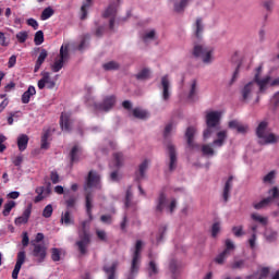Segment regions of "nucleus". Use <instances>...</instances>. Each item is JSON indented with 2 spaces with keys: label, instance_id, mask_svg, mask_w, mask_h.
Wrapping results in <instances>:
<instances>
[{
  "label": "nucleus",
  "instance_id": "obj_1",
  "mask_svg": "<svg viewBox=\"0 0 279 279\" xmlns=\"http://www.w3.org/2000/svg\"><path fill=\"white\" fill-rule=\"evenodd\" d=\"M263 64H259L255 69V74L252 81L245 83L240 88V95L242 101H250L255 95H263L267 93V85L269 84V77H263Z\"/></svg>",
  "mask_w": 279,
  "mask_h": 279
},
{
  "label": "nucleus",
  "instance_id": "obj_2",
  "mask_svg": "<svg viewBox=\"0 0 279 279\" xmlns=\"http://www.w3.org/2000/svg\"><path fill=\"white\" fill-rule=\"evenodd\" d=\"M101 177L99 173L95 171H89L86 183L84 185L85 194V210L87 213V217H89V221H93V199L94 195L88 192L89 189H101Z\"/></svg>",
  "mask_w": 279,
  "mask_h": 279
},
{
  "label": "nucleus",
  "instance_id": "obj_3",
  "mask_svg": "<svg viewBox=\"0 0 279 279\" xmlns=\"http://www.w3.org/2000/svg\"><path fill=\"white\" fill-rule=\"evenodd\" d=\"M256 136L258 138V145H274L279 141V135L267 132V122L265 121L258 124Z\"/></svg>",
  "mask_w": 279,
  "mask_h": 279
},
{
  "label": "nucleus",
  "instance_id": "obj_4",
  "mask_svg": "<svg viewBox=\"0 0 279 279\" xmlns=\"http://www.w3.org/2000/svg\"><path fill=\"white\" fill-rule=\"evenodd\" d=\"M221 121V112L209 111L206 114V125L207 129L203 133L204 141H207L209 136H213L215 130H219V122Z\"/></svg>",
  "mask_w": 279,
  "mask_h": 279
},
{
  "label": "nucleus",
  "instance_id": "obj_5",
  "mask_svg": "<svg viewBox=\"0 0 279 279\" xmlns=\"http://www.w3.org/2000/svg\"><path fill=\"white\" fill-rule=\"evenodd\" d=\"M88 222L83 221L81 223V228H78V241H76L75 245L78 248L80 254L83 256L88 253V245H90V233L86 230V226Z\"/></svg>",
  "mask_w": 279,
  "mask_h": 279
},
{
  "label": "nucleus",
  "instance_id": "obj_6",
  "mask_svg": "<svg viewBox=\"0 0 279 279\" xmlns=\"http://www.w3.org/2000/svg\"><path fill=\"white\" fill-rule=\"evenodd\" d=\"M143 250V241L137 240L135 244V250L133 253V258L131 262V268L128 275V279H134L141 269V251Z\"/></svg>",
  "mask_w": 279,
  "mask_h": 279
},
{
  "label": "nucleus",
  "instance_id": "obj_7",
  "mask_svg": "<svg viewBox=\"0 0 279 279\" xmlns=\"http://www.w3.org/2000/svg\"><path fill=\"white\" fill-rule=\"evenodd\" d=\"M213 53H215L213 47H208L204 44L194 45L193 57L201 58L204 64H210V62H213Z\"/></svg>",
  "mask_w": 279,
  "mask_h": 279
},
{
  "label": "nucleus",
  "instance_id": "obj_8",
  "mask_svg": "<svg viewBox=\"0 0 279 279\" xmlns=\"http://www.w3.org/2000/svg\"><path fill=\"white\" fill-rule=\"evenodd\" d=\"M268 197L262 199L258 203H254L253 207L255 210H263V208H267V206H270L274 203V199H279V189L277 186L270 189L268 191Z\"/></svg>",
  "mask_w": 279,
  "mask_h": 279
},
{
  "label": "nucleus",
  "instance_id": "obj_9",
  "mask_svg": "<svg viewBox=\"0 0 279 279\" xmlns=\"http://www.w3.org/2000/svg\"><path fill=\"white\" fill-rule=\"evenodd\" d=\"M66 60H69V45L61 46L60 58L57 59L51 65L53 73H59L60 70L64 66V62H66Z\"/></svg>",
  "mask_w": 279,
  "mask_h": 279
},
{
  "label": "nucleus",
  "instance_id": "obj_10",
  "mask_svg": "<svg viewBox=\"0 0 279 279\" xmlns=\"http://www.w3.org/2000/svg\"><path fill=\"white\" fill-rule=\"evenodd\" d=\"M175 206H178V201H175V198H172L170 204L167 205V196H165V194H161L159 195V198L157 201L156 210H158V213H162V210L167 208L169 213H173L175 210Z\"/></svg>",
  "mask_w": 279,
  "mask_h": 279
},
{
  "label": "nucleus",
  "instance_id": "obj_11",
  "mask_svg": "<svg viewBox=\"0 0 279 279\" xmlns=\"http://www.w3.org/2000/svg\"><path fill=\"white\" fill-rule=\"evenodd\" d=\"M117 104V96H107L102 99V102L96 104L95 108L96 110H100L101 112H110L114 108V105Z\"/></svg>",
  "mask_w": 279,
  "mask_h": 279
},
{
  "label": "nucleus",
  "instance_id": "obj_12",
  "mask_svg": "<svg viewBox=\"0 0 279 279\" xmlns=\"http://www.w3.org/2000/svg\"><path fill=\"white\" fill-rule=\"evenodd\" d=\"M226 248L223 250V252H221L220 254L217 255V257L215 258V263H217V265H223V263H226V258H228V255L230 254V252H234V242H232V240H226L225 242Z\"/></svg>",
  "mask_w": 279,
  "mask_h": 279
},
{
  "label": "nucleus",
  "instance_id": "obj_13",
  "mask_svg": "<svg viewBox=\"0 0 279 279\" xmlns=\"http://www.w3.org/2000/svg\"><path fill=\"white\" fill-rule=\"evenodd\" d=\"M161 99L162 101H169L171 99V81H169V75L161 77Z\"/></svg>",
  "mask_w": 279,
  "mask_h": 279
},
{
  "label": "nucleus",
  "instance_id": "obj_14",
  "mask_svg": "<svg viewBox=\"0 0 279 279\" xmlns=\"http://www.w3.org/2000/svg\"><path fill=\"white\" fill-rule=\"evenodd\" d=\"M31 243L34 246L33 256L36 258L37 263H44L45 258H47V246H45V244Z\"/></svg>",
  "mask_w": 279,
  "mask_h": 279
},
{
  "label": "nucleus",
  "instance_id": "obj_15",
  "mask_svg": "<svg viewBox=\"0 0 279 279\" xmlns=\"http://www.w3.org/2000/svg\"><path fill=\"white\" fill-rule=\"evenodd\" d=\"M43 77L38 81L37 86L39 90H43V88H49L50 90L56 88V82L51 78L49 72L41 73Z\"/></svg>",
  "mask_w": 279,
  "mask_h": 279
},
{
  "label": "nucleus",
  "instance_id": "obj_16",
  "mask_svg": "<svg viewBox=\"0 0 279 279\" xmlns=\"http://www.w3.org/2000/svg\"><path fill=\"white\" fill-rule=\"evenodd\" d=\"M35 193H37V196L35 197L34 202L35 204H38L51 195V186H38L36 187Z\"/></svg>",
  "mask_w": 279,
  "mask_h": 279
},
{
  "label": "nucleus",
  "instance_id": "obj_17",
  "mask_svg": "<svg viewBox=\"0 0 279 279\" xmlns=\"http://www.w3.org/2000/svg\"><path fill=\"white\" fill-rule=\"evenodd\" d=\"M168 153H169V171H175L178 167V155L175 154V146L172 144L168 145Z\"/></svg>",
  "mask_w": 279,
  "mask_h": 279
},
{
  "label": "nucleus",
  "instance_id": "obj_18",
  "mask_svg": "<svg viewBox=\"0 0 279 279\" xmlns=\"http://www.w3.org/2000/svg\"><path fill=\"white\" fill-rule=\"evenodd\" d=\"M23 263H25V251H21L17 253V260L12 271L13 279H19V274L21 271V267H23Z\"/></svg>",
  "mask_w": 279,
  "mask_h": 279
},
{
  "label": "nucleus",
  "instance_id": "obj_19",
  "mask_svg": "<svg viewBox=\"0 0 279 279\" xmlns=\"http://www.w3.org/2000/svg\"><path fill=\"white\" fill-rule=\"evenodd\" d=\"M119 260H113L110 266H104L102 270L105 271L108 279L117 278V268L119 267Z\"/></svg>",
  "mask_w": 279,
  "mask_h": 279
},
{
  "label": "nucleus",
  "instance_id": "obj_20",
  "mask_svg": "<svg viewBox=\"0 0 279 279\" xmlns=\"http://www.w3.org/2000/svg\"><path fill=\"white\" fill-rule=\"evenodd\" d=\"M71 113L62 112L60 118V126L62 132H71Z\"/></svg>",
  "mask_w": 279,
  "mask_h": 279
},
{
  "label": "nucleus",
  "instance_id": "obj_21",
  "mask_svg": "<svg viewBox=\"0 0 279 279\" xmlns=\"http://www.w3.org/2000/svg\"><path fill=\"white\" fill-rule=\"evenodd\" d=\"M217 138L213 142V147H223L226 141H228V131H218L216 134Z\"/></svg>",
  "mask_w": 279,
  "mask_h": 279
},
{
  "label": "nucleus",
  "instance_id": "obj_22",
  "mask_svg": "<svg viewBox=\"0 0 279 279\" xmlns=\"http://www.w3.org/2000/svg\"><path fill=\"white\" fill-rule=\"evenodd\" d=\"M229 128L231 130H236L239 134H246V132L250 130V126H247V124H243L236 120L230 121Z\"/></svg>",
  "mask_w": 279,
  "mask_h": 279
},
{
  "label": "nucleus",
  "instance_id": "obj_23",
  "mask_svg": "<svg viewBox=\"0 0 279 279\" xmlns=\"http://www.w3.org/2000/svg\"><path fill=\"white\" fill-rule=\"evenodd\" d=\"M195 128L190 126L187 128L186 132H185V137L187 138V145L191 149H195L197 147H199L198 145L195 144V142L193 141L194 136H195Z\"/></svg>",
  "mask_w": 279,
  "mask_h": 279
},
{
  "label": "nucleus",
  "instance_id": "obj_24",
  "mask_svg": "<svg viewBox=\"0 0 279 279\" xmlns=\"http://www.w3.org/2000/svg\"><path fill=\"white\" fill-rule=\"evenodd\" d=\"M149 167V160L145 159L138 168V171L135 173V180L138 182L145 178V172L147 171V168Z\"/></svg>",
  "mask_w": 279,
  "mask_h": 279
},
{
  "label": "nucleus",
  "instance_id": "obj_25",
  "mask_svg": "<svg viewBox=\"0 0 279 279\" xmlns=\"http://www.w3.org/2000/svg\"><path fill=\"white\" fill-rule=\"evenodd\" d=\"M32 216V207H27L23 215L15 219V226H22V223H27L29 217Z\"/></svg>",
  "mask_w": 279,
  "mask_h": 279
},
{
  "label": "nucleus",
  "instance_id": "obj_26",
  "mask_svg": "<svg viewBox=\"0 0 279 279\" xmlns=\"http://www.w3.org/2000/svg\"><path fill=\"white\" fill-rule=\"evenodd\" d=\"M82 156V148L77 145L73 146L70 151V160L73 165L74 162H80V157Z\"/></svg>",
  "mask_w": 279,
  "mask_h": 279
},
{
  "label": "nucleus",
  "instance_id": "obj_27",
  "mask_svg": "<svg viewBox=\"0 0 279 279\" xmlns=\"http://www.w3.org/2000/svg\"><path fill=\"white\" fill-rule=\"evenodd\" d=\"M232 180L234 179L232 177H229V179L225 183L222 191L223 202H228V199H230V191H232Z\"/></svg>",
  "mask_w": 279,
  "mask_h": 279
},
{
  "label": "nucleus",
  "instance_id": "obj_28",
  "mask_svg": "<svg viewBox=\"0 0 279 279\" xmlns=\"http://www.w3.org/2000/svg\"><path fill=\"white\" fill-rule=\"evenodd\" d=\"M29 143V136L26 134H21L17 137V147L20 151H25L27 149V145Z\"/></svg>",
  "mask_w": 279,
  "mask_h": 279
},
{
  "label": "nucleus",
  "instance_id": "obj_29",
  "mask_svg": "<svg viewBox=\"0 0 279 279\" xmlns=\"http://www.w3.org/2000/svg\"><path fill=\"white\" fill-rule=\"evenodd\" d=\"M47 56L48 52L46 49H43L37 58L36 64H35V69L34 72L38 73V71H40V66H43V63L45 62V60H47Z\"/></svg>",
  "mask_w": 279,
  "mask_h": 279
},
{
  "label": "nucleus",
  "instance_id": "obj_30",
  "mask_svg": "<svg viewBox=\"0 0 279 279\" xmlns=\"http://www.w3.org/2000/svg\"><path fill=\"white\" fill-rule=\"evenodd\" d=\"M194 27V34L196 38H202V34H204V22L202 21V17H197Z\"/></svg>",
  "mask_w": 279,
  "mask_h": 279
},
{
  "label": "nucleus",
  "instance_id": "obj_31",
  "mask_svg": "<svg viewBox=\"0 0 279 279\" xmlns=\"http://www.w3.org/2000/svg\"><path fill=\"white\" fill-rule=\"evenodd\" d=\"M123 154H113V161L110 163L111 169H119L120 167H123Z\"/></svg>",
  "mask_w": 279,
  "mask_h": 279
},
{
  "label": "nucleus",
  "instance_id": "obj_32",
  "mask_svg": "<svg viewBox=\"0 0 279 279\" xmlns=\"http://www.w3.org/2000/svg\"><path fill=\"white\" fill-rule=\"evenodd\" d=\"M36 95V87L28 86V89L22 95V104H28L32 97Z\"/></svg>",
  "mask_w": 279,
  "mask_h": 279
},
{
  "label": "nucleus",
  "instance_id": "obj_33",
  "mask_svg": "<svg viewBox=\"0 0 279 279\" xmlns=\"http://www.w3.org/2000/svg\"><path fill=\"white\" fill-rule=\"evenodd\" d=\"M146 271H147L149 278H156L159 270H158V265L156 264V262H154V259H151L149 262Z\"/></svg>",
  "mask_w": 279,
  "mask_h": 279
},
{
  "label": "nucleus",
  "instance_id": "obj_34",
  "mask_svg": "<svg viewBox=\"0 0 279 279\" xmlns=\"http://www.w3.org/2000/svg\"><path fill=\"white\" fill-rule=\"evenodd\" d=\"M195 97H197V81L193 80L190 85V92L187 95V99H190V101H195Z\"/></svg>",
  "mask_w": 279,
  "mask_h": 279
},
{
  "label": "nucleus",
  "instance_id": "obj_35",
  "mask_svg": "<svg viewBox=\"0 0 279 279\" xmlns=\"http://www.w3.org/2000/svg\"><path fill=\"white\" fill-rule=\"evenodd\" d=\"M119 5V0H117L116 3L109 4L107 10L104 13L105 19H108L110 16H116L117 15V7Z\"/></svg>",
  "mask_w": 279,
  "mask_h": 279
},
{
  "label": "nucleus",
  "instance_id": "obj_36",
  "mask_svg": "<svg viewBox=\"0 0 279 279\" xmlns=\"http://www.w3.org/2000/svg\"><path fill=\"white\" fill-rule=\"evenodd\" d=\"M266 241H268V243H274V241H277L278 239V231L274 230V229H267L265 231L264 234Z\"/></svg>",
  "mask_w": 279,
  "mask_h": 279
},
{
  "label": "nucleus",
  "instance_id": "obj_37",
  "mask_svg": "<svg viewBox=\"0 0 279 279\" xmlns=\"http://www.w3.org/2000/svg\"><path fill=\"white\" fill-rule=\"evenodd\" d=\"M51 136V129L44 130V134L41 136V149H47L49 147V137Z\"/></svg>",
  "mask_w": 279,
  "mask_h": 279
},
{
  "label": "nucleus",
  "instance_id": "obj_38",
  "mask_svg": "<svg viewBox=\"0 0 279 279\" xmlns=\"http://www.w3.org/2000/svg\"><path fill=\"white\" fill-rule=\"evenodd\" d=\"M92 5H93V0H86L84 2V4L82 5V8H81V12H82L81 19H82V21H84V19H86V16H88V10H90Z\"/></svg>",
  "mask_w": 279,
  "mask_h": 279
},
{
  "label": "nucleus",
  "instance_id": "obj_39",
  "mask_svg": "<svg viewBox=\"0 0 279 279\" xmlns=\"http://www.w3.org/2000/svg\"><path fill=\"white\" fill-rule=\"evenodd\" d=\"M203 156L213 157L215 155V148L210 144H204L201 148Z\"/></svg>",
  "mask_w": 279,
  "mask_h": 279
},
{
  "label": "nucleus",
  "instance_id": "obj_40",
  "mask_svg": "<svg viewBox=\"0 0 279 279\" xmlns=\"http://www.w3.org/2000/svg\"><path fill=\"white\" fill-rule=\"evenodd\" d=\"M251 218L253 219V221H257V223H262V226H267V223H269V218L263 217L258 214H252Z\"/></svg>",
  "mask_w": 279,
  "mask_h": 279
},
{
  "label": "nucleus",
  "instance_id": "obj_41",
  "mask_svg": "<svg viewBox=\"0 0 279 279\" xmlns=\"http://www.w3.org/2000/svg\"><path fill=\"white\" fill-rule=\"evenodd\" d=\"M61 223H64V226H71L74 223L73 218L71 217V211H65L62 214Z\"/></svg>",
  "mask_w": 279,
  "mask_h": 279
},
{
  "label": "nucleus",
  "instance_id": "obj_42",
  "mask_svg": "<svg viewBox=\"0 0 279 279\" xmlns=\"http://www.w3.org/2000/svg\"><path fill=\"white\" fill-rule=\"evenodd\" d=\"M191 3V0H181L174 3V12H184V8Z\"/></svg>",
  "mask_w": 279,
  "mask_h": 279
},
{
  "label": "nucleus",
  "instance_id": "obj_43",
  "mask_svg": "<svg viewBox=\"0 0 279 279\" xmlns=\"http://www.w3.org/2000/svg\"><path fill=\"white\" fill-rule=\"evenodd\" d=\"M52 14H54L53 9L51 7H48L44 9V11L41 12L40 19L41 21H47L51 19Z\"/></svg>",
  "mask_w": 279,
  "mask_h": 279
},
{
  "label": "nucleus",
  "instance_id": "obj_44",
  "mask_svg": "<svg viewBox=\"0 0 279 279\" xmlns=\"http://www.w3.org/2000/svg\"><path fill=\"white\" fill-rule=\"evenodd\" d=\"M0 47H10V36L0 32Z\"/></svg>",
  "mask_w": 279,
  "mask_h": 279
},
{
  "label": "nucleus",
  "instance_id": "obj_45",
  "mask_svg": "<svg viewBox=\"0 0 279 279\" xmlns=\"http://www.w3.org/2000/svg\"><path fill=\"white\" fill-rule=\"evenodd\" d=\"M133 117H135V119H147V111L141 108H135L133 109Z\"/></svg>",
  "mask_w": 279,
  "mask_h": 279
},
{
  "label": "nucleus",
  "instance_id": "obj_46",
  "mask_svg": "<svg viewBox=\"0 0 279 279\" xmlns=\"http://www.w3.org/2000/svg\"><path fill=\"white\" fill-rule=\"evenodd\" d=\"M14 206H16V203L14 201H11V202L4 204V209L2 211V215L4 217H8V215H10V213H12V208H14Z\"/></svg>",
  "mask_w": 279,
  "mask_h": 279
},
{
  "label": "nucleus",
  "instance_id": "obj_47",
  "mask_svg": "<svg viewBox=\"0 0 279 279\" xmlns=\"http://www.w3.org/2000/svg\"><path fill=\"white\" fill-rule=\"evenodd\" d=\"M102 68L105 69V71H117L119 69V63L114 61H109L102 64Z\"/></svg>",
  "mask_w": 279,
  "mask_h": 279
},
{
  "label": "nucleus",
  "instance_id": "obj_48",
  "mask_svg": "<svg viewBox=\"0 0 279 279\" xmlns=\"http://www.w3.org/2000/svg\"><path fill=\"white\" fill-rule=\"evenodd\" d=\"M149 75H151V71L149 69H143L141 72L136 74L137 80H149Z\"/></svg>",
  "mask_w": 279,
  "mask_h": 279
},
{
  "label": "nucleus",
  "instance_id": "obj_49",
  "mask_svg": "<svg viewBox=\"0 0 279 279\" xmlns=\"http://www.w3.org/2000/svg\"><path fill=\"white\" fill-rule=\"evenodd\" d=\"M34 43L35 45H43V43H45V33H43V31H38L35 34V38H34Z\"/></svg>",
  "mask_w": 279,
  "mask_h": 279
},
{
  "label": "nucleus",
  "instance_id": "obj_50",
  "mask_svg": "<svg viewBox=\"0 0 279 279\" xmlns=\"http://www.w3.org/2000/svg\"><path fill=\"white\" fill-rule=\"evenodd\" d=\"M52 215H53V206L49 204L44 208L43 217H45V219H49V217H51Z\"/></svg>",
  "mask_w": 279,
  "mask_h": 279
},
{
  "label": "nucleus",
  "instance_id": "obj_51",
  "mask_svg": "<svg viewBox=\"0 0 279 279\" xmlns=\"http://www.w3.org/2000/svg\"><path fill=\"white\" fill-rule=\"evenodd\" d=\"M96 235L102 243H108V233H106V231L97 229Z\"/></svg>",
  "mask_w": 279,
  "mask_h": 279
},
{
  "label": "nucleus",
  "instance_id": "obj_52",
  "mask_svg": "<svg viewBox=\"0 0 279 279\" xmlns=\"http://www.w3.org/2000/svg\"><path fill=\"white\" fill-rule=\"evenodd\" d=\"M262 5L263 8H265L267 12H274V5H275L274 0H265L262 2Z\"/></svg>",
  "mask_w": 279,
  "mask_h": 279
},
{
  "label": "nucleus",
  "instance_id": "obj_53",
  "mask_svg": "<svg viewBox=\"0 0 279 279\" xmlns=\"http://www.w3.org/2000/svg\"><path fill=\"white\" fill-rule=\"evenodd\" d=\"M75 204H77V196H70L66 201H65V206L68 208H75Z\"/></svg>",
  "mask_w": 279,
  "mask_h": 279
},
{
  "label": "nucleus",
  "instance_id": "obj_54",
  "mask_svg": "<svg viewBox=\"0 0 279 279\" xmlns=\"http://www.w3.org/2000/svg\"><path fill=\"white\" fill-rule=\"evenodd\" d=\"M60 254H61L60 248H52L51 250V259L53 260V263L60 262Z\"/></svg>",
  "mask_w": 279,
  "mask_h": 279
},
{
  "label": "nucleus",
  "instance_id": "obj_55",
  "mask_svg": "<svg viewBox=\"0 0 279 279\" xmlns=\"http://www.w3.org/2000/svg\"><path fill=\"white\" fill-rule=\"evenodd\" d=\"M132 206V187L130 186L126 190V196H125V207L130 208Z\"/></svg>",
  "mask_w": 279,
  "mask_h": 279
},
{
  "label": "nucleus",
  "instance_id": "obj_56",
  "mask_svg": "<svg viewBox=\"0 0 279 279\" xmlns=\"http://www.w3.org/2000/svg\"><path fill=\"white\" fill-rule=\"evenodd\" d=\"M156 36V31H149L143 35L144 43H147L148 40H154Z\"/></svg>",
  "mask_w": 279,
  "mask_h": 279
},
{
  "label": "nucleus",
  "instance_id": "obj_57",
  "mask_svg": "<svg viewBox=\"0 0 279 279\" xmlns=\"http://www.w3.org/2000/svg\"><path fill=\"white\" fill-rule=\"evenodd\" d=\"M276 178V172L275 171H270L268 174H266L263 179V182L271 184V182H274V179Z\"/></svg>",
  "mask_w": 279,
  "mask_h": 279
},
{
  "label": "nucleus",
  "instance_id": "obj_58",
  "mask_svg": "<svg viewBox=\"0 0 279 279\" xmlns=\"http://www.w3.org/2000/svg\"><path fill=\"white\" fill-rule=\"evenodd\" d=\"M221 230V223L220 222H215L211 227V235L215 238L219 234Z\"/></svg>",
  "mask_w": 279,
  "mask_h": 279
},
{
  "label": "nucleus",
  "instance_id": "obj_59",
  "mask_svg": "<svg viewBox=\"0 0 279 279\" xmlns=\"http://www.w3.org/2000/svg\"><path fill=\"white\" fill-rule=\"evenodd\" d=\"M232 232H233L234 236H243V234H245V232H243V226L233 227Z\"/></svg>",
  "mask_w": 279,
  "mask_h": 279
},
{
  "label": "nucleus",
  "instance_id": "obj_60",
  "mask_svg": "<svg viewBox=\"0 0 279 279\" xmlns=\"http://www.w3.org/2000/svg\"><path fill=\"white\" fill-rule=\"evenodd\" d=\"M263 77H268L269 78L268 84H267V88H269V86H279V77L272 80L271 75H269V74H267Z\"/></svg>",
  "mask_w": 279,
  "mask_h": 279
},
{
  "label": "nucleus",
  "instance_id": "obj_61",
  "mask_svg": "<svg viewBox=\"0 0 279 279\" xmlns=\"http://www.w3.org/2000/svg\"><path fill=\"white\" fill-rule=\"evenodd\" d=\"M245 267V260L240 259L231 264V269H243Z\"/></svg>",
  "mask_w": 279,
  "mask_h": 279
},
{
  "label": "nucleus",
  "instance_id": "obj_62",
  "mask_svg": "<svg viewBox=\"0 0 279 279\" xmlns=\"http://www.w3.org/2000/svg\"><path fill=\"white\" fill-rule=\"evenodd\" d=\"M269 267H263L260 270H259V278L258 279H267L268 276H269Z\"/></svg>",
  "mask_w": 279,
  "mask_h": 279
},
{
  "label": "nucleus",
  "instance_id": "obj_63",
  "mask_svg": "<svg viewBox=\"0 0 279 279\" xmlns=\"http://www.w3.org/2000/svg\"><path fill=\"white\" fill-rule=\"evenodd\" d=\"M27 32H20L16 34L19 43H25L27 40Z\"/></svg>",
  "mask_w": 279,
  "mask_h": 279
},
{
  "label": "nucleus",
  "instance_id": "obj_64",
  "mask_svg": "<svg viewBox=\"0 0 279 279\" xmlns=\"http://www.w3.org/2000/svg\"><path fill=\"white\" fill-rule=\"evenodd\" d=\"M12 162L15 167H21L23 165V156L19 155L12 159Z\"/></svg>",
  "mask_w": 279,
  "mask_h": 279
}]
</instances>
